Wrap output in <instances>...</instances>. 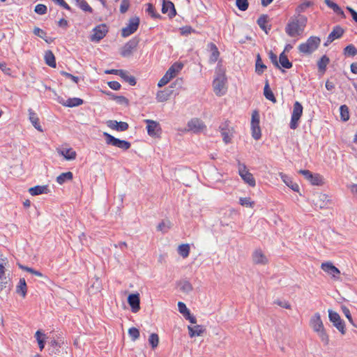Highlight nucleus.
I'll return each instance as SVG.
<instances>
[{"label":"nucleus","mask_w":357,"mask_h":357,"mask_svg":"<svg viewBox=\"0 0 357 357\" xmlns=\"http://www.w3.org/2000/svg\"><path fill=\"white\" fill-rule=\"evenodd\" d=\"M307 22L305 15L292 16L285 26V32L290 37L301 36Z\"/></svg>","instance_id":"f257e3e1"},{"label":"nucleus","mask_w":357,"mask_h":357,"mask_svg":"<svg viewBox=\"0 0 357 357\" xmlns=\"http://www.w3.org/2000/svg\"><path fill=\"white\" fill-rule=\"evenodd\" d=\"M309 325L318 335L324 345L329 344V335L326 332L319 312H315L310 319Z\"/></svg>","instance_id":"f03ea898"},{"label":"nucleus","mask_w":357,"mask_h":357,"mask_svg":"<svg viewBox=\"0 0 357 357\" xmlns=\"http://www.w3.org/2000/svg\"><path fill=\"white\" fill-rule=\"evenodd\" d=\"M216 77L213 82V91L218 96H222L227 93V77L225 71L220 67H218L215 70Z\"/></svg>","instance_id":"7ed1b4c3"},{"label":"nucleus","mask_w":357,"mask_h":357,"mask_svg":"<svg viewBox=\"0 0 357 357\" xmlns=\"http://www.w3.org/2000/svg\"><path fill=\"white\" fill-rule=\"evenodd\" d=\"M321 39L318 36H310L305 43H301L298 50L300 53L304 54H311L319 47Z\"/></svg>","instance_id":"20e7f679"},{"label":"nucleus","mask_w":357,"mask_h":357,"mask_svg":"<svg viewBox=\"0 0 357 357\" xmlns=\"http://www.w3.org/2000/svg\"><path fill=\"white\" fill-rule=\"evenodd\" d=\"M223 142L225 144H229L231 142V139L235 132L234 128L231 126V122L229 120L225 121L219 127Z\"/></svg>","instance_id":"39448f33"},{"label":"nucleus","mask_w":357,"mask_h":357,"mask_svg":"<svg viewBox=\"0 0 357 357\" xmlns=\"http://www.w3.org/2000/svg\"><path fill=\"white\" fill-rule=\"evenodd\" d=\"M238 172L239 176L245 183L251 187L256 185V181L252 174L248 171L245 164L241 163L239 161L238 162Z\"/></svg>","instance_id":"423d86ee"},{"label":"nucleus","mask_w":357,"mask_h":357,"mask_svg":"<svg viewBox=\"0 0 357 357\" xmlns=\"http://www.w3.org/2000/svg\"><path fill=\"white\" fill-rule=\"evenodd\" d=\"M103 135L105 137L107 144L112 145L123 151L129 149L131 146V144L129 142L116 138L107 132H104Z\"/></svg>","instance_id":"0eeeda50"},{"label":"nucleus","mask_w":357,"mask_h":357,"mask_svg":"<svg viewBox=\"0 0 357 357\" xmlns=\"http://www.w3.org/2000/svg\"><path fill=\"white\" fill-rule=\"evenodd\" d=\"M328 318L331 322L333 323V326L340 332L342 335L346 334V328L344 321L341 319L340 314L333 311L332 310H328Z\"/></svg>","instance_id":"6e6552de"},{"label":"nucleus","mask_w":357,"mask_h":357,"mask_svg":"<svg viewBox=\"0 0 357 357\" xmlns=\"http://www.w3.org/2000/svg\"><path fill=\"white\" fill-rule=\"evenodd\" d=\"M303 114V106L302 105L296 101L294 104L293 112L291 114V121L289 126L291 129L295 130L298 126V121Z\"/></svg>","instance_id":"1a4fd4ad"},{"label":"nucleus","mask_w":357,"mask_h":357,"mask_svg":"<svg viewBox=\"0 0 357 357\" xmlns=\"http://www.w3.org/2000/svg\"><path fill=\"white\" fill-rule=\"evenodd\" d=\"M321 268L328 275H329L331 278L335 280H340V271L335 266L332 262L331 261H326L324 262L321 265Z\"/></svg>","instance_id":"9d476101"},{"label":"nucleus","mask_w":357,"mask_h":357,"mask_svg":"<svg viewBox=\"0 0 357 357\" xmlns=\"http://www.w3.org/2000/svg\"><path fill=\"white\" fill-rule=\"evenodd\" d=\"M139 24V19L137 17H132L129 20L127 26L122 29L121 35L123 37H128L135 33Z\"/></svg>","instance_id":"9b49d317"},{"label":"nucleus","mask_w":357,"mask_h":357,"mask_svg":"<svg viewBox=\"0 0 357 357\" xmlns=\"http://www.w3.org/2000/svg\"><path fill=\"white\" fill-rule=\"evenodd\" d=\"M107 31V27L105 24H99L93 29V34L91 36L90 40L93 42H99L106 36Z\"/></svg>","instance_id":"f8f14e48"},{"label":"nucleus","mask_w":357,"mask_h":357,"mask_svg":"<svg viewBox=\"0 0 357 357\" xmlns=\"http://www.w3.org/2000/svg\"><path fill=\"white\" fill-rule=\"evenodd\" d=\"M144 122L146 123V130L149 136L154 137L160 134L161 128L159 123L151 119H146Z\"/></svg>","instance_id":"ddd939ff"},{"label":"nucleus","mask_w":357,"mask_h":357,"mask_svg":"<svg viewBox=\"0 0 357 357\" xmlns=\"http://www.w3.org/2000/svg\"><path fill=\"white\" fill-rule=\"evenodd\" d=\"M252 258L254 264H255L266 265L268 262L267 257L260 249L254 251L252 255Z\"/></svg>","instance_id":"4468645a"},{"label":"nucleus","mask_w":357,"mask_h":357,"mask_svg":"<svg viewBox=\"0 0 357 357\" xmlns=\"http://www.w3.org/2000/svg\"><path fill=\"white\" fill-rule=\"evenodd\" d=\"M188 130L194 132H199L206 128L202 121L199 119H192L188 123Z\"/></svg>","instance_id":"2eb2a0df"},{"label":"nucleus","mask_w":357,"mask_h":357,"mask_svg":"<svg viewBox=\"0 0 357 357\" xmlns=\"http://www.w3.org/2000/svg\"><path fill=\"white\" fill-rule=\"evenodd\" d=\"M162 13L170 17H174L176 13L174 3L169 0H162Z\"/></svg>","instance_id":"dca6fc26"},{"label":"nucleus","mask_w":357,"mask_h":357,"mask_svg":"<svg viewBox=\"0 0 357 357\" xmlns=\"http://www.w3.org/2000/svg\"><path fill=\"white\" fill-rule=\"evenodd\" d=\"M128 302L133 312H137L139 310L140 299L139 294H132L129 295L128 298Z\"/></svg>","instance_id":"f3484780"},{"label":"nucleus","mask_w":357,"mask_h":357,"mask_svg":"<svg viewBox=\"0 0 357 357\" xmlns=\"http://www.w3.org/2000/svg\"><path fill=\"white\" fill-rule=\"evenodd\" d=\"M343 33V29L340 26H335L331 33L328 36L326 45L332 43L335 39L341 38Z\"/></svg>","instance_id":"a211bd4d"},{"label":"nucleus","mask_w":357,"mask_h":357,"mask_svg":"<svg viewBox=\"0 0 357 357\" xmlns=\"http://www.w3.org/2000/svg\"><path fill=\"white\" fill-rule=\"evenodd\" d=\"M183 68V64L181 62H175L169 67L166 73L172 79L178 74Z\"/></svg>","instance_id":"6ab92c4d"},{"label":"nucleus","mask_w":357,"mask_h":357,"mask_svg":"<svg viewBox=\"0 0 357 357\" xmlns=\"http://www.w3.org/2000/svg\"><path fill=\"white\" fill-rule=\"evenodd\" d=\"M28 112L29 119L33 126V127L38 131L43 132V130L42 128V126L40 125L39 118L37 114L32 109H29Z\"/></svg>","instance_id":"aec40b11"},{"label":"nucleus","mask_w":357,"mask_h":357,"mask_svg":"<svg viewBox=\"0 0 357 357\" xmlns=\"http://www.w3.org/2000/svg\"><path fill=\"white\" fill-rule=\"evenodd\" d=\"M29 192L32 196H36L42 194H47L50 192L48 185H36L29 189Z\"/></svg>","instance_id":"412c9836"},{"label":"nucleus","mask_w":357,"mask_h":357,"mask_svg":"<svg viewBox=\"0 0 357 357\" xmlns=\"http://www.w3.org/2000/svg\"><path fill=\"white\" fill-rule=\"evenodd\" d=\"M313 6V2L309 0H302L296 8L295 16L302 15L301 13L307 10V8Z\"/></svg>","instance_id":"4be33fe9"},{"label":"nucleus","mask_w":357,"mask_h":357,"mask_svg":"<svg viewBox=\"0 0 357 357\" xmlns=\"http://www.w3.org/2000/svg\"><path fill=\"white\" fill-rule=\"evenodd\" d=\"M208 49L211 53L209 57V62L211 63H214L218 61L220 56V52L218 51V49L217 46L213 43H210L208 44Z\"/></svg>","instance_id":"5701e85b"},{"label":"nucleus","mask_w":357,"mask_h":357,"mask_svg":"<svg viewBox=\"0 0 357 357\" xmlns=\"http://www.w3.org/2000/svg\"><path fill=\"white\" fill-rule=\"evenodd\" d=\"M15 291L23 298L26 297L27 293V285L24 278H20L18 284L16 285Z\"/></svg>","instance_id":"b1692460"},{"label":"nucleus","mask_w":357,"mask_h":357,"mask_svg":"<svg viewBox=\"0 0 357 357\" xmlns=\"http://www.w3.org/2000/svg\"><path fill=\"white\" fill-rule=\"evenodd\" d=\"M136 47V44L134 42H128L126 43L121 50V55L123 57H127L131 55L133 50Z\"/></svg>","instance_id":"393cba45"},{"label":"nucleus","mask_w":357,"mask_h":357,"mask_svg":"<svg viewBox=\"0 0 357 357\" xmlns=\"http://www.w3.org/2000/svg\"><path fill=\"white\" fill-rule=\"evenodd\" d=\"M189 335L190 337L195 336H200L205 332V328L201 325H196L194 326H188Z\"/></svg>","instance_id":"a878e982"},{"label":"nucleus","mask_w":357,"mask_h":357,"mask_svg":"<svg viewBox=\"0 0 357 357\" xmlns=\"http://www.w3.org/2000/svg\"><path fill=\"white\" fill-rule=\"evenodd\" d=\"M58 153L59 155L63 156L64 158L67 160H75L77 156L76 152L72 148L63 149L59 151Z\"/></svg>","instance_id":"bb28decb"},{"label":"nucleus","mask_w":357,"mask_h":357,"mask_svg":"<svg viewBox=\"0 0 357 357\" xmlns=\"http://www.w3.org/2000/svg\"><path fill=\"white\" fill-rule=\"evenodd\" d=\"M44 60L45 63L52 67V68H56V59L53 54V52L51 50H47L45 52L44 54Z\"/></svg>","instance_id":"cd10ccee"},{"label":"nucleus","mask_w":357,"mask_h":357,"mask_svg":"<svg viewBox=\"0 0 357 357\" xmlns=\"http://www.w3.org/2000/svg\"><path fill=\"white\" fill-rule=\"evenodd\" d=\"M268 22V16L267 15H261L257 20V24L266 33L271 30V26H267Z\"/></svg>","instance_id":"c85d7f7f"},{"label":"nucleus","mask_w":357,"mask_h":357,"mask_svg":"<svg viewBox=\"0 0 357 357\" xmlns=\"http://www.w3.org/2000/svg\"><path fill=\"white\" fill-rule=\"evenodd\" d=\"M325 3L337 15H341L343 18H345V15L342 8L335 3L331 0H324Z\"/></svg>","instance_id":"c756f323"},{"label":"nucleus","mask_w":357,"mask_h":357,"mask_svg":"<svg viewBox=\"0 0 357 357\" xmlns=\"http://www.w3.org/2000/svg\"><path fill=\"white\" fill-rule=\"evenodd\" d=\"M172 92L167 89L159 91L156 93V100L160 102H165L169 98Z\"/></svg>","instance_id":"7c9ffc66"},{"label":"nucleus","mask_w":357,"mask_h":357,"mask_svg":"<svg viewBox=\"0 0 357 357\" xmlns=\"http://www.w3.org/2000/svg\"><path fill=\"white\" fill-rule=\"evenodd\" d=\"M119 76H120L125 82H128L131 86H135L136 84L135 77L129 75L128 73L124 70H120Z\"/></svg>","instance_id":"2f4dec72"},{"label":"nucleus","mask_w":357,"mask_h":357,"mask_svg":"<svg viewBox=\"0 0 357 357\" xmlns=\"http://www.w3.org/2000/svg\"><path fill=\"white\" fill-rule=\"evenodd\" d=\"M73 173L71 172H67L61 173L60 175H59L56 177V180L59 184L62 185L68 181H71L73 179Z\"/></svg>","instance_id":"473e14b6"},{"label":"nucleus","mask_w":357,"mask_h":357,"mask_svg":"<svg viewBox=\"0 0 357 357\" xmlns=\"http://www.w3.org/2000/svg\"><path fill=\"white\" fill-rule=\"evenodd\" d=\"M330 59L326 55H324L321 57V59L317 62V66L319 71L321 73H325L326 70V66L329 63Z\"/></svg>","instance_id":"72a5a7b5"},{"label":"nucleus","mask_w":357,"mask_h":357,"mask_svg":"<svg viewBox=\"0 0 357 357\" xmlns=\"http://www.w3.org/2000/svg\"><path fill=\"white\" fill-rule=\"evenodd\" d=\"M83 100L79 98H70L65 102L64 107H73L82 105Z\"/></svg>","instance_id":"f704fd0d"},{"label":"nucleus","mask_w":357,"mask_h":357,"mask_svg":"<svg viewBox=\"0 0 357 357\" xmlns=\"http://www.w3.org/2000/svg\"><path fill=\"white\" fill-rule=\"evenodd\" d=\"M284 68L289 69L292 67V63L289 61L284 52H282L279 56V63Z\"/></svg>","instance_id":"c9c22d12"},{"label":"nucleus","mask_w":357,"mask_h":357,"mask_svg":"<svg viewBox=\"0 0 357 357\" xmlns=\"http://www.w3.org/2000/svg\"><path fill=\"white\" fill-rule=\"evenodd\" d=\"M264 95L266 99L272 101L274 103L276 102V98H275L273 91L270 89L269 84H268V81H266V84L264 86Z\"/></svg>","instance_id":"e433bc0d"},{"label":"nucleus","mask_w":357,"mask_h":357,"mask_svg":"<svg viewBox=\"0 0 357 357\" xmlns=\"http://www.w3.org/2000/svg\"><path fill=\"white\" fill-rule=\"evenodd\" d=\"M189 244H181L178 247V252L183 258H187L190 254Z\"/></svg>","instance_id":"4c0bfd02"},{"label":"nucleus","mask_w":357,"mask_h":357,"mask_svg":"<svg viewBox=\"0 0 357 357\" xmlns=\"http://www.w3.org/2000/svg\"><path fill=\"white\" fill-rule=\"evenodd\" d=\"M7 284V278L5 273V267L2 264H0V291H1Z\"/></svg>","instance_id":"58836bf2"},{"label":"nucleus","mask_w":357,"mask_h":357,"mask_svg":"<svg viewBox=\"0 0 357 357\" xmlns=\"http://www.w3.org/2000/svg\"><path fill=\"white\" fill-rule=\"evenodd\" d=\"M266 69V66L263 64L259 54L257 55L255 65V71L259 75H261Z\"/></svg>","instance_id":"ea45409f"},{"label":"nucleus","mask_w":357,"mask_h":357,"mask_svg":"<svg viewBox=\"0 0 357 357\" xmlns=\"http://www.w3.org/2000/svg\"><path fill=\"white\" fill-rule=\"evenodd\" d=\"M340 113L342 121H347L349 119V112L347 105H343L340 106Z\"/></svg>","instance_id":"a19ab883"},{"label":"nucleus","mask_w":357,"mask_h":357,"mask_svg":"<svg viewBox=\"0 0 357 357\" xmlns=\"http://www.w3.org/2000/svg\"><path fill=\"white\" fill-rule=\"evenodd\" d=\"M344 54L346 56H354L357 54V48L353 44H350L344 47Z\"/></svg>","instance_id":"79ce46f5"},{"label":"nucleus","mask_w":357,"mask_h":357,"mask_svg":"<svg viewBox=\"0 0 357 357\" xmlns=\"http://www.w3.org/2000/svg\"><path fill=\"white\" fill-rule=\"evenodd\" d=\"M251 132L252 137L258 140L261 137V132L259 125H251Z\"/></svg>","instance_id":"37998d69"},{"label":"nucleus","mask_w":357,"mask_h":357,"mask_svg":"<svg viewBox=\"0 0 357 357\" xmlns=\"http://www.w3.org/2000/svg\"><path fill=\"white\" fill-rule=\"evenodd\" d=\"M308 181L314 185H320L323 184V177L319 174H312V178H310Z\"/></svg>","instance_id":"c03bdc74"},{"label":"nucleus","mask_w":357,"mask_h":357,"mask_svg":"<svg viewBox=\"0 0 357 357\" xmlns=\"http://www.w3.org/2000/svg\"><path fill=\"white\" fill-rule=\"evenodd\" d=\"M79 7L84 11L92 13L93 9L85 0H75Z\"/></svg>","instance_id":"a18cd8bd"},{"label":"nucleus","mask_w":357,"mask_h":357,"mask_svg":"<svg viewBox=\"0 0 357 357\" xmlns=\"http://www.w3.org/2000/svg\"><path fill=\"white\" fill-rule=\"evenodd\" d=\"M149 342L153 349L158 347L159 343V337L156 333H151L149 337Z\"/></svg>","instance_id":"49530a36"},{"label":"nucleus","mask_w":357,"mask_h":357,"mask_svg":"<svg viewBox=\"0 0 357 357\" xmlns=\"http://www.w3.org/2000/svg\"><path fill=\"white\" fill-rule=\"evenodd\" d=\"M236 5L240 10L245 11L248 8L249 3L248 0H236Z\"/></svg>","instance_id":"de8ad7c7"},{"label":"nucleus","mask_w":357,"mask_h":357,"mask_svg":"<svg viewBox=\"0 0 357 357\" xmlns=\"http://www.w3.org/2000/svg\"><path fill=\"white\" fill-rule=\"evenodd\" d=\"M239 203L241 205L252 208L255 205L254 202L251 201L250 197H241L239 199Z\"/></svg>","instance_id":"09e8293b"},{"label":"nucleus","mask_w":357,"mask_h":357,"mask_svg":"<svg viewBox=\"0 0 357 357\" xmlns=\"http://www.w3.org/2000/svg\"><path fill=\"white\" fill-rule=\"evenodd\" d=\"M128 334L133 341L137 340L139 337V331L135 327L129 328Z\"/></svg>","instance_id":"8fccbe9b"},{"label":"nucleus","mask_w":357,"mask_h":357,"mask_svg":"<svg viewBox=\"0 0 357 357\" xmlns=\"http://www.w3.org/2000/svg\"><path fill=\"white\" fill-rule=\"evenodd\" d=\"M47 6L42 3H38L35 6L34 11L39 15H44L47 13Z\"/></svg>","instance_id":"3c124183"},{"label":"nucleus","mask_w":357,"mask_h":357,"mask_svg":"<svg viewBox=\"0 0 357 357\" xmlns=\"http://www.w3.org/2000/svg\"><path fill=\"white\" fill-rule=\"evenodd\" d=\"M146 12L153 18H158L160 17L159 14L155 12V9L151 3H148Z\"/></svg>","instance_id":"603ef678"},{"label":"nucleus","mask_w":357,"mask_h":357,"mask_svg":"<svg viewBox=\"0 0 357 357\" xmlns=\"http://www.w3.org/2000/svg\"><path fill=\"white\" fill-rule=\"evenodd\" d=\"M326 195H319V200H317V202H314V204L317 206H319L320 208H324L326 206V203L324 202V199H326Z\"/></svg>","instance_id":"864d4df0"},{"label":"nucleus","mask_w":357,"mask_h":357,"mask_svg":"<svg viewBox=\"0 0 357 357\" xmlns=\"http://www.w3.org/2000/svg\"><path fill=\"white\" fill-rule=\"evenodd\" d=\"M178 311L183 316H186V314H189V312H190V310L188 309L185 304L183 302L179 301L178 303Z\"/></svg>","instance_id":"5fc2aeb1"},{"label":"nucleus","mask_w":357,"mask_h":357,"mask_svg":"<svg viewBox=\"0 0 357 357\" xmlns=\"http://www.w3.org/2000/svg\"><path fill=\"white\" fill-rule=\"evenodd\" d=\"M171 223L169 222H161L157 227L158 231H161L162 232H167V230L170 228Z\"/></svg>","instance_id":"6e6d98bb"},{"label":"nucleus","mask_w":357,"mask_h":357,"mask_svg":"<svg viewBox=\"0 0 357 357\" xmlns=\"http://www.w3.org/2000/svg\"><path fill=\"white\" fill-rule=\"evenodd\" d=\"M172 79L169 77V75L165 73L163 77L159 80L158 83V87H162L169 83Z\"/></svg>","instance_id":"4d7b16f0"},{"label":"nucleus","mask_w":357,"mask_h":357,"mask_svg":"<svg viewBox=\"0 0 357 357\" xmlns=\"http://www.w3.org/2000/svg\"><path fill=\"white\" fill-rule=\"evenodd\" d=\"M130 7V1L129 0H122L120 6V12L121 13H125L128 11Z\"/></svg>","instance_id":"13d9d810"},{"label":"nucleus","mask_w":357,"mask_h":357,"mask_svg":"<svg viewBox=\"0 0 357 357\" xmlns=\"http://www.w3.org/2000/svg\"><path fill=\"white\" fill-rule=\"evenodd\" d=\"M251 125H259V114L257 110L252 112Z\"/></svg>","instance_id":"bf43d9fd"},{"label":"nucleus","mask_w":357,"mask_h":357,"mask_svg":"<svg viewBox=\"0 0 357 357\" xmlns=\"http://www.w3.org/2000/svg\"><path fill=\"white\" fill-rule=\"evenodd\" d=\"M33 33L36 36H38L40 38H43L46 42H48V40L45 38V37L46 36V33L41 29H40L38 27H35L33 29Z\"/></svg>","instance_id":"052dcab7"},{"label":"nucleus","mask_w":357,"mask_h":357,"mask_svg":"<svg viewBox=\"0 0 357 357\" xmlns=\"http://www.w3.org/2000/svg\"><path fill=\"white\" fill-rule=\"evenodd\" d=\"M342 310L345 317L348 319L349 321L354 324L353 319L351 317L349 309L346 306H342Z\"/></svg>","instance_id":"680f3d73"},{"label":"nucleus","mask_w":357,"mask_h":357,"mask_svg":"<svg viewBox=\"0 0 357 357\" xmlns=\"http://www.w3.org/2000/svg\"><path fill=\"white\" fill-rule=\"evenodd\" d=\"M61 74L62 75L65 76L66 77H67L68 79H70L73 82H75L76 84H77L78 82H79V77H76V76H74L73 75H72L70 73H68L65 72V71H61Z\"/></svg>","instance_id":"e2e57ef3"},{"label":"nucleus","mask_w":357,"mask_h":357,"mask_svg":"<svg viewBox=\"0 0 357 357\" xmlns=\"http://www.w3.org/2000/svg\"><path fill=\"white\" fill-rule=\"evenodd\" d=\"M128 124L126 122L117 121V128H116V130L117 131H125L128 130Z\"/></svg>","instance_id":"0e129e2a"},{"label":"nucleus","mask_w":357,"mask_h":357,"mask_svg":"<svg viewBox=\"0 0 357 357\" xmlns=\"http://www.w3.org/2000/svg\"><path fill=\"white\" fill-rule=\"evenodd\" d=\"M109 88L113 90H119L121 89V84L116 81H110L107 83Z\"/></svg>","instance_id":"69168bd1"},{"label":"nucleus","mask_w":357,"mask_h":357,"mask_svg":"<svg viewBox=\"0 0 357 357\" xmlns=\"http://www.w3.org/2000/svg\"><path fill=\"white\" fill-rule=\"evenodd\" d=\"M299 174H302L307 181L312 178V173L307 169H301L298 172Z\"/></svg>","instance_id":"338daca9"},{"label":"nucleus","mask_w":357,"mask_h":357,"mask_svg":"<svg viewBox=\"0 0 357 357\" xmlns=\"http://www.w3.org/2000/svg\"><path fill=\"white\" fill-rule=\"evenodd\" d=\"M269 58L271 60L272 63L278 68H280L278 61V56L276 54H275L273 52H271L269 53Z\"/></svg>","instance_id":"774afa93"}]
</instances>
